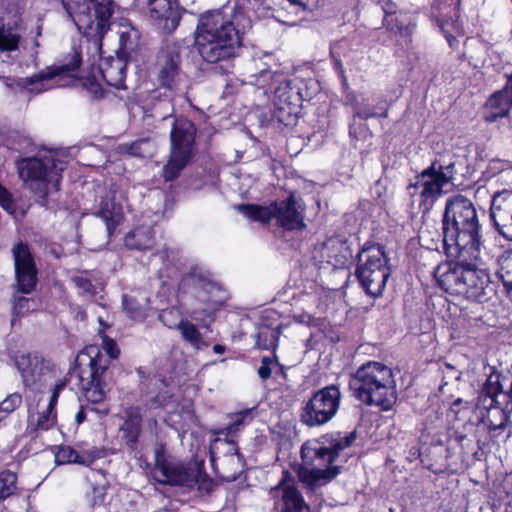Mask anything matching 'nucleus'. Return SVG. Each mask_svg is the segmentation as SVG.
<instances>
[{
  "label": "nucleus",
  "mask_w": 512,
  "mask_h": 512,
  "mask_svg": "<svg viewBox=\"0 0 512 512\" xmlns=\"http://www.w3.org/2000/svg\"><path fill=\"white\" fill-rule=\"evenodd\" d=\"M154 231L150 226H140L125 237V245L130 249L146 250L153 247Z\"/></svg>",
  "instance_id": "35"
},
{
  "label": "nucleus",
  "mask_w": 512,
  "mask_h": 512,
  "mask_svg": "<svg viewBox=\"0 0 512 512\" xmlns=\"http://www.w3.org/2000/svg\"><path fill=\"white\" fill-rule=\"evenodd\" d=\"M213 351L217 354H222L225 352V347L223 345L216 344L213 347Z\"/></svg>",
  "instance_id": "57"
},
{
  "label": "nucleus",
  "mask_w": 512,
  "mask_h": 512,
  "mask_svg": "<svg viewBox=\"0 0 512 512\" xmlns=\"http://www.w3.org/2000/svg\"><path fill=\"white\" fill-rule=\"evenodd\" d=\"M142 414L139 407L131 406L124 411V421L120 426L127 446L134 449L142 431Z\"/></svg>",
  "instance_id": "31"
},
{
  "label": "nucleus",
  "mask_w": 512,
  "mask_h": 512,
  "mask_svg": "<svg viewBox=\"0 0 512 512\" xmlns=\"http://www.w3.org/2000/svg\"><path fill=\"white\" fill-rule=\"evenodd\" d=\"M93 490L95 493H99L102 496V489L94 488Z\"/></svg>",
  "instance_id": "60"
},
{
  "label": "nucleus",
  "mask_w": 512,
  "mask_h": 512,
  "mask_svg": "<svg viewBox=\"0 0 512 512\" xmlns=\"http://www.w3.org/2000/svg\"><path fill=\"white\" fill-rule=\"evenodd\" d=\"M461 0H435L432 8V14L436 18L439 27L445 33L446 39L450 47H454L456 38L445 30L448 23V15L452 11H456Z\"/></svg>",
  "instance_id": "34"
},
{
  "label": "nucleus",
  "mask_w": 512,
  "mask_h": 512,
  "mask_svg": "<svg viewBox=\"0 0 512 512\" xmlns=\"http://www.w3.org/2000/svg\"><path fill=\"white\" fill-rule=\"evenodd\" d=\"M462 403H463V400L461 398H457L456 400H454L452 406L456 407V406H459Z\"/></svg>",
  "instance_id": "59"
},
{
  "label": "nucleus",
  "mask_w": 512,
  "mask_h": 512,
  "mask_svg": "<svg viewBox=\"0 0 512 512\" xmlns=\"http://www.w3.org/2000/svg\"><path fill=\"white\" fill-rule=\"evenodd\" d=\"M273 363V360L265 356L261 359V365L258 368V375L262 380H267L271 377L272 371H271V365Z\"/></svg>",
  "instance_id": "53"
},
{
  "label": "nucleus",
  "mask_w": 512,
  "mask_h": 512,
  "mask_svg": "<svg viewBox=\"0 0 512 512\" xmlns=\"http://www.w3.org/2000/svg\"><path fill=\"white\" fill-rule=\"evenodd\" d=\"M476 409L481 416V422L486 425L490 432H494V436H498L507 426L510 413L502 410L500 407L490 406L489 404L481 405V401L477 400Z\"/></svg>",
  "instance_id": "32"
},
{
  "label": "nucleus",
  "mask_w": 512,
  "mask_h": 512,
  "mask_svg": "<svg viewBox=\"0 0 512 512\" xmlns=\"http://www.w3.org/2000/svg\"><path fill=\"white\" fill-rule=\"evenodd\" d=\"M64 169L65 162L49 150H41L35 157L18 162L20 179L26 188L42 199L47 197L51 189L58 190Z\"/></svg>",
  "instance_id": "7"
},
{
  "label": "nucleus",
  "mask_w": 512,
  "mask_h": 512,
  "mask_svg": "<svg viewBox=\"0 0 512 512\" xmlns=\"http://www.w3.org/2000/svg\"><path fill=\"white\" fill-rule=\"evenodd\" d=\"M111 26H113L118 36L119 48L117 53L127 57L137 48L140 40V32L128 19L122 18L118 22L112 23Z\"/></svg>",
  "instance_id": "29"
},
{
  "label": "nucleus",
  "mask_w": 512,
  "mask_h": 512,
  "mask_svg": "<svg viewBox=\"0 0 512 512\" xmlns=\"http://www.w3.org/2000/svg\"><path fill=\"white\" fill-rule=\"evenodd\" d=\"M352 107L355 116L361 119L366 120L373 117L386 118L388 116V109L386 107H384L383 105H378L376 107L371 106L368 103V100L364 99L363 97L361 98V100H358V98L355 97L352 102Z\"/></svg>",
  "instance_id": "38"
},
{
  "label": "nucleus",
  "mask_w": 512,
  "mask_h": 512,
  "mask_svg": "<svg viewBox=\"0 0 512 512\" xmlns=\"http://www.w3.org/2000/svg\"><path fill=\"white\" fill-rule=\"evenodd\" d=\"M251 9L254 10L255 14L261 17H267L271 10V5L269 0H247Z\"/></svg>",
  "instance_id": "47"
},
{
  "label": "nucleus",
  "mask_w": 512,
  "mask_h": 512,
  "mask_svg": "<svg viewBox=\"0 0 512 512\" xmlns=\"http://www.w3.org/2000/svg\"><path fill=\"white\" fill-rule=\"evenodd\" d=\"M148 7L151 18L165 22L164 29L171 31L178 26L179 15L173 9L171 0H149Z\"/></svg>",
  "instance_id": "33"
},
{
  "label": "nucleus",
  "mask_w": 512,
  "mask_h": 512,
  "mask_svg": "<svg viewBox=\"0 0 512 512\" xmlns=\"http://www.w3.org/2000/svg\"><path fill=\"white\" fill-rule=\"evenodd\" d=\"M270 494L278 499L276 505L280 512H310L300 492L291 484L281 482L271 489Z\"/></svg>",
  "instance_id": "26"
},
{
  "label": "nucleus",
  "mask_w": 512,
  "mask_h": 512,
  "mask_svg": "<svg viewBox=\"0 0 512 512\" xmlns=\"http://www.w3.org/2000/svg\"><path fill=\"white\" fill-rule=\"evenodd\" d=\"M170 397H167L164 394H158L156 397L151 399L150 407L151 408H157L166 406L168 404V399Z\"/></svg>",
  "instance_id": "54"
},
{
  "label": "nucleus",
  "mask_w": 512,
  "mask_h": 512,
  "mask_svg": "<svg viewBox=\"0 0 512 512\" xmlns=\"http://www.w3.org/2000/svg\"><path fill=\"white\" fill-rule=\"evenodd\" d=\"M490 216L498 232L512 241V190L497 191L492 196Z\"/></svg>",
  "instance_id": "24"
},
{
  "label": "nucleus",
  "mask_w": 512,
  "mask_h": 512,
  "mask_svg": "<svg viewBox=\"0 0 512 512\" xmlns=\"http://www.w3.org/2000/svg\"><path fill=\"white\" fill-rule=\"evenodd\" d=\"M210 460L220 465L230 480H235L244 468V460L233 441L216 438L210 446Z\"/></svg>",
  "instance_id": "22"
},
{
  "label": "nucleus",
  "mask_w": 512,
  "mask_h": 512,
  "mask_svg": "<svg viewBox=\"0 0 512 512\" xmlns=\"http://www.w3.org/2000/svg\"><path fill=\"white\" fill-rule=\"evenodd\" d=\"M16 364L23 383L32 389L40 388L53 378L50 362L37 353L21 355Z\"/></svg>",
  "instance_id": "20"
},
{
  "label": "nucleus",
  "mask_w": 512,
  "mask_h": 512,
  "mask_svg": "<svg viewBox=\"0 0 512 512\" xmlns=\"http://www.w3.org/2000/svg\"><path fill=\"white\" fill-rule=\"evenodd\" d=\"M35 309V302L34 300L26 297H18L15 299L13 310L14 313L22 316L29 312L30 310Z\"/></svg>",
  "instance_id": "46"
},
{
  "label": "nucleus",
  "mask_w": 512,
  "mask_h": 512,
  "mask_svg": "<svg viewBox=\"0 0 512 512\" xmlns=\"http://www.w3.org/2000/svg\"><path fill=\"white\" fill-rule=\"evenodd\" d=\"M178 314V311L174 308L163 310L160 315V321L169 328H177L178 323L174 320V316Z\"/></svg>",
  "instance_id": "51"
},
{
  "label": "nucleus",
  "mask_w": 512,
  "mask_h": 512,
  "mask_svg": "<svg viewBox=\"0 0 512 512\" xmlns=\"http://www.w3.org/2000/svg\"><path fill=\"white\" fill-rule=\"evenodd\" d=\"M352 257L351 246L341 237H329L314 250V259L320 264L330 265L333 269L346 267Z\"/></svg>",
  "instance_id": "21"
},
{
  "label": "nucleus",
  "mask_w": 512,
  "mask_h": 512,
  "mask_svg": "<svg viewBox=\"0 0 512 512\" xmlns=\"http://www.w3.org/2000/svg\"><path fill=\"white\" fill-rule=\"evenodd\" d=\"M300 4L302 5H307L308 3L305 2V0H298ZM307 2H309L310 0H306Z\"/></svg>",
  "instance_id": "61"
},
{
  "label": "nucleus",
  "mask_w": 512,
  "mask_h": 512,
  "mask_svg": "<svg viewBox=\"0 0 512 512\" xmlns=\"http://www.w3.org/2000/svg\"><path fill=\"white\" fill-rule=\"evenodd\" d=\"M64 5L78 31L98 45L112 24L116 4L112 0H67Z\"/></svg>",
  "instance_id": "9"
},
{
  "label": "nucleus",
  "mask_w": 512,
  "mask_h": 512,
  "mask_svg": "<svg viewBox=\"0 0 512 512\" xmlns=\"http://www.w3.org/2000/svg\"><path fill=\"white\" fill-rule=\"evenodd\" d=\"M125 56L118 54L117 58H111L100 64V73L103 80L117 89L125 88L126 61Z\"/></svg>",
  "instance_id": "30"
},
{
  "label": "nucleus",
  "mask_w": 512,
  "mask_h": 512,
  "mask_svg": "<svg viewBox=\"0 0 512 512\" xmlns=\"http://www.w3.org/2000/svg\"><path fill=\"white\" fill-rule=\"evenodd\" d=\"M355 439V432H337L305 442L301 448L305 466L299 469L300 481L310 487L330 482L340 472V467L335 464L340 453L350 447Z\"/></svg>",
  "instance_id": "3"
},
{
  "label": "nucleus",
  "mask_w": 512,
  "mask_h": 512,
  "mask_svg": "<svg viewBox=\"0 0 512 512\" xmlns=\"http://www.w3.org/2000/svg\"><path fill=\"white\" fill-rule=\"evenodd\" d=\"M236 209L250 220L268 223L276 220L278 226L285 230L302 229L305 227V207L294 195L286 200L273 202L269 206L255 204L238 205Z\"/></svg>",
  "instance_id": "10"
},
{
  "label": "nucleus",
  "mask_w": 512,
  "mask_h": 512,
  "mask_svg": "<svg viewBox=\"0 0 512 512\" xmlns=\"http://www.w3.org/2000/svg\"><path fill=\"white\" fill-rule=\"evenodd\" d=\"M17 476L15 473L6 471L0 474V500L11 496L16 489Z\"/></svg>",
  "instance_id": "44"
},
{
  "label": "nucleus",
  "mask_w": 512,
  "mask_h": 512,
  "mask_svg": "<svg viewBox=\"0 0 512 512\" xmlns=\"http://www.w3.org/2000/svg\"><path fill=\"white\" fill-rule=\"evenodd\" d=\"M183 339L190 343L196 350H202L208 345L203 341L202 336L197 327L187 320H180L177 325Z\"/></svg>",
  "instance_id": "40"
},
{
  "label": "nucleus",
  "mask_w": 512,
  "mask_h": 512,
  "mask_svg": "<svg viewBox=\"0 0 512 512\" xmlns=\"http://www.w3.org/2000/svg\"><path fill=\"white\" fill-rule=\"evenodd\" d=\"M385 28L396 36L408 38L413 30V22L411 15L406 11H399L396 14V20L392 23L387 22V18L383 19Z\"/></svg>",
  "instance_id": "37"
},
{
  "label": "nucleus",
  "mask_w": 512,
  "mask_h": 512,
  "mask_svg": "<svg viewBox=\"0 0 512 512\" xmlns=\"http://www.w3.org/2000/svg\"><path fill=\"white\" fill-rule=\"evenodd\" d=\"M187 281L192 285L195 297L205 305L202 312L206 316L212 315L227 300L226 292L222 287L201 270L191 271Z\"/></svg>",
  "instance_id": "17"
},
{
  "label": "nucleus",
  "mask_w": 512,
  "mask_h": 512,
  "mask_svg": "<svg viewBox=\"0 0 512 512\" xmlns=\"http://www.w3.org/2000/svg\"><path fill=\"white\" fill-rule=\"evenodd\" d=\"M350 388L357 399L383 411L390 410L397 401L393 371L380 362L363 364L352 376Z\"/></svg>",
  "instance_id": "5"
},
{
  "label": "nucleus",
  "mask_w": 512,
  "mask_h": 512,
  "mask_svg": "<svg viewBox=\"0 0 512 512\" xmlns=\"http://www.w3.org/2000/svg\"><path fill=\"white\" fill-rule=\"evenodd\" d=\"M96 216L101 218L106 225L108 235L124 220L123 205L121 194L114 190H109L102 197Z\"/></svg>",
  "instance_id": "25"
},
{
  "label": "nucleus",
  "mask_w": 512,
  "mask_h": 512,
  "mask_svg": "<svg viewBox=\"0 0 512 512\" xmlns=\"http://www.w3.org/2000/svg\"><path fill=\"white\" fill-rule=\"evenodd\" d=\"M144 142H137V143H134L132 144L130 147H129V150L127 151L129 154H132V155H138V148L141 144H143Z\"/></svg>",
  "instance_id": "56"
},
{
  "label": "nucleus",
  "mask_w": 512,
  "mask_h": 512,
  "mask_svg": "<svg viewBox=\"0 0 512 512\" xmlns=\"http://www.w3.org/2000/svg\"><path fill=\"white\" fill-rule=\"evenodd\" d=\"M434 278L447 293L483 301L492 291L489 274L464 261H446L434 270Z\"/></svg>",
  "instance_id": "6"
},
{
  "label": "nucleus",
  "mask_w": 512,
  "mask_h": 512,
  "mask_svg": "<svg viewBox=\"0 0 512 512\" xmlns=\"http://www.w3.org/2000/svg\"><path fill=\"white\" fill-rule=\"evenodd\" d=\"M78 359L80 388L85 398L92 403L101 402L107 390L108 360L100 354L97 347L93 346L83 351Z\"/></svg>",
  "instance_id": "13"
},
{
  "label": "nucleus",
  "mask_w": 512,
  "mask_h": 512,
  "mask_svg": "<svg viewBox=\"0 0 512 512\" xmlns=\"http://www.w3.org/2000/svg\"><path fill=\"white\" fill-rule=\"evenodd\" d=\"M455 175L454 161L436 159L415 176V181L407 186V192L412 198L418 196L420 209L427 213L443 194L455 186Z\"/></svg>",
  "instance_id": "8"
},
{
  "label": "nucleus",
  "mask_w": 512,
  "mask_h": 512,
  "mask_svg": "<svg viewBox=\"0 0 512 512\" xmlns=\"http://www.w3.org/2000/svg\"><path fill=\"white\" fill-rule=\"evenodd\" d=\"M92 475H93V476H96V475H101V474H100V473L92 472Z\"/></svg>",
  "instance_id": "63"
},
{
  "label": "nucleus",
  "mask_w": 512,
  "mask_h": 512,
  "mask_svg": "<svg viewBox=\"0 0 512 512\" xmlns=\"http://www.w3.org/2000/svg\"><path fill=\"white\" fill-rule=\"evenodd\" d=\"M102 348L111 359H116L119 355L116 342L107 335L102 336Z\"/></svg>",
  "instance_id": "49"
},
{
  "label": "nucleus",
  "mask_w": 512,
  "mask_h": 512,
  "mask_svg": "<svg viewBox=\"0 0 512 512\" xmlns=\"http://www.w3.org/2000/svg\"><path fill=\"white\" fill-rule=\"evenodd\" d=\"M191 315H192V317H193L194 319H196V320H202V318L200 317V313H199V311H198V310H194V311L192 312V314H191Z\"/></svg>",
  "instance_id": "58"
},
{
  "label": "nucleus",
  "mask_w": 512,
  "mask_h": 512,
  "mask_svg": "<svg viewBox=\"0 0 512 512\" xmlns=\"http://www.w3.org/2000/svg\"><path fill=\"white\" fill-rule=\"evenodd\" d=\"M164 105H165V106H167V107H169L170 109H172V106H171V104H170V102H169V101L164 102Z\"/></svg>",
  "instance_id": "62"
},
{
  "label": "nucleus",
  "mask_w": 512,
  "mask_h": 512,
  "mask_svg": "<svg viewBox=\"0 0 512 512\" xmlns=\"http://www.w3.org/2000/svg\"><path fill=\"white\" fill-rule=\"evenodd\" d=\"M86 418V414L84 412V409L81 408L75 415V420L77 424H81Z\"/></svg>",
  "instance_id": "55"
},
{
  "label": "nucleus",
  "mask_w": 512,
  "mask_h": 512,
  "mask_svg": "<svg viewBox=\"0 0 512 512\" xmlns=\"http://www.w3.org/2000/svg\"><path fill=\"white\" fill-rule=\"evenodd\" d=\"M15 278L17 289L23 294L33 291L37 283V268L34 257L25 243L19 242L13 246Z\"/></svg>",
  "instance_id": "19"
},
{
  "label": "nucleus",
  "mask_w": 512,
  "mask_h": 512,
  "mask_svg": "<svg viewBox=\"0 0 512 512\" xmlns=\"http://www.w3.org/2000/svg\"><path fill=\"white\" fill-rule=\"evenodd\" d=\"M481 405L500 407L512 412V378L496 371L491 372L480 391Z\"/></svg>",
  "instance_id": "18"
},
{
  "label": "nucleus",
  "mask_w": 512,
  "mask_h": 512,
  "mask_svg": "<svg viewBox=\"0 0 512 512\" xmlns=\"http://www.w3.org/2000/svg\"><path fill=\"white\" fill-rule=\"evenodd\" d=\"M252 418L253 417L251 415L250 410H244L239 413H236L231 417L232 422L228 426L220 428L215 433L217 435L232 436L238 431H240V429L244 427L246 424L251 422Z\"/></svg>",
  "instance_id": "41"
},
{
  "label": "nucleus",
  "mask_w": 512,
  "mask_h": 512,
  "mask_svg": "<svg viewBox=\"0 0 512 512\" xmlns=\"http://www.w3.org/2000/svg\"><path fill=\"white\" fill-rule=\"evenodd\" d=\"M0 206L9 213H13L15 210L11 194L2 185H0Z\"/></svg>",
  "instance_id": "50"
},
{
  "label": "nucleus",
  "mask_w": 512,
  "mask_h": 512,
  "mask_svg": "<svg viewBox=\"0 0 512 512\" xmlns=\"http://www.w3.org/2000/svg\"><path fill=\"white\" fill-rule=\"evenodd\" d=\"M250 78L248 83L266 91L274 90L273 117L285 126L296 123L302 102L313 98L319 90V84L314 79H288L284 74L270 70H263Z\"/></svg>",
  "instance_id": "4"
},
{
  "label": "nucleus",
  "mask_w": 512,
  "mask_h": 512,
  "mask_svg": "<svg viewBox=\"0 0 512 512\" xmlns=\"http://www.w3.org/2000/svg\"><path fill=\"white\" fill-rule=\"evenodd\" d=\"M252 21L242 8L224 7L203 13L195 31V48L208 63L235 57L241 47V34Z\"/></svg>",
  "instance_id": "1"
},
{
  "label": "nucleus",
  "mask_w": 512,
  "mask_h": 512,
  "mask_svg": "<svg viewBox=\"0 0 512 512\" xmlns=\"http://www.w3.org/2000/svg\"><path fill=\"white\" fill-rule=\"evenodd\" d=\"M381 5L385 14L384 18H387L389 24L396 20V14H398L399 11H404L403 9H399L398 5L392 0H382Z\"/></svg>",
  "instance_id": "48"
},
{
  "label": "nucleus",
  "mask_w": 512,
  "mask_h": 512,
  "mask_svg": "<svg viewBox=\"0 0 512 512\" xmlns=\"http://www.w3.org/2000/svg\"><path fill=\"white\" fill-rule=\"evenodd\" d=\"M499 275L512 300V253L501 259Z\"/></svg>",
  "instance_id": "43"
},
{
  "label": "nucleus",
  "mask_w": 512,
  "mask_h": 512,
  "mask_svg": "<svg viewBox=\"0 0 512 512\" xmlns=\"http://www.w3.org/2000/svg\"><path fill=\"white\" fill-rule=\"evenodd\" d=\"M21 35L15 28L0 27V53L10 57L11 53L19 49Z\"/></svg>",
  "instance_id": "39"
},
{
  "label": "nucleus",
  "mask_w": 512,
  "mask_h": 512,
  "mask_svg": "<svg viewBox=\"0 0 512 512\" xmlns=\"http://www.w3.org/2000/svg\"><path fill=\"white\" fill-rule=\"evenodd\" d=\"M105 456V451L100 448H91L81 452L76 451L71 446H60L55 454V461L57 464H79L90 466L95 460L101 459Z\"/></svg>",
  "instance_id": "28"
},
{
  "label": "nucleus",
  "mask_w": 512,
  "mask_h": 512,
  "mask_svg": "<svg viewBox=\"0 0 512 512\" xmlns=\"http://www.w3.org/2000/svg\"><path fill=\"white\" fill-rule=\"evenodd\" d=\"M341 393L336 385L326 386L316 391L302 408L300 419L308 427L322 426L337 414Z\"/></svg>",
  "instance_id": "15"
},
{
  "label": "nucleus",
  "mask_w": 512,
  "mask_h": 512,
  "mask_svg": "<svg viewBox=\"0 0 512 512\" xmlns=\"http://www.w3.org/2000/svg\"><path fill=\"white\" fill-rule=\"evenodd\" d=\"M21 396L19 394H11L0 403V421L9 413L13 412L21 404Z\"/></svg>",
  "instance_id": "45"
},
{
  "label": "nucleus",
  "mask_w": 512,
  "mask_h": 512,
  "mask_svg": "<svg viewBox=\"0 0 512 512\" xmlns=\"http://www.w3.org/2000/svg\"><path fill=\"white\" fill-rule=\"evenodd\" d=\"M512 108V78L508 79L502 90L495 92L485 104V120L495 122L508 115Z\"/></svg>",
  "instance_id": "27"
},
{
  "label": "nucleus",
  "mask_w": 512,
  "mask_h": 512,
  "mask_svg": "<svg viewBox=\"0 0 512 512\" xmlns=\"http://www.w3.org/2000/svg\"><path fill=\"white\" fill-rule=\"evenodd\" d=\"M66 382L61 381L55 385L53 393L50 398V402L45 411L39 414L37 419V429L40 430H48L50 429L56 422V413L54 408L56 406L59 393L65 388Z\"/></svg>",
  "instance_id": "36"
},
{
  "label": "nucleus",
  "mask_w": 512,
  "mask_h": 512,
  "mask_svg": "<svg viewBox=\"0 0 512 512\" xmlns=\"http://www.w3.org/2000/svg\"><path fill=\"white\" fill-rule=\"evenodd\" d=\"M82 62L81 52L73 48V53L66 57L63 63L47 67L46 69L18 80L17 84L21 88L27 89L31 93H41L54 86H66L65 78H74Z\"/></svg>",
  "instance_id": "14"
},
{
  "label": "nucleus",
  "mask_w": 512,
  "mask_h": 512,
  "mask_svg": "<svg viewBox=\"0 0 512 512\" xmlns=\"http://www.w3.org/2000/svg\"><path fill=\"white\" fill-rule=\"evenodd\" d=\"M356 276L365 290L372 297L382 295L390 276L388 259L380 246L363 247L358 255Z\"/></svg>",
  "instance_id": "11"
},
{
  "label": "nucleus",
  "mask_w": 512,
  "mask_h": 512,
  "mask_svg": "<svg viewBox=\"0 0 512 512\" xmlns=\"http://www.w3.org/2000/svg\"><path fill=\"white\" fill-rule=\"evenodd\" d=\"M73 281L75 285L83 292L89 293L91 295H95L97 293L96 287L87 278L79 276L75 277Z\"/></svg>",
  "instance_id": "52"
},
{
  "label": "nucleus",
  "mask_w": 512,
  "mask_h": 512,
  "mask_svg": "<svg viewBox=\"0 0 512 512\" xmlns=\"http://www.w3.org/2000/svg\"><path fill=\"white\" fill-rule=\"evenodd\" d=\"M196 132L197 129L191 120L187 118L174 120L170 132V159L163 169L166 181L177 178L194 156Z\"/></svg>",
  "instance_id": "12"
},
{
  "label": "nucleus",
  "mask_w": 512,
  "mask_h": 512,
  "mask_svg": "<svg viewBox=\"0 0 512 512\" xmlns=\"http://www.w3.org/2000/svg\"><path fill=\"white\" fill-rule=\"evenodd\" d=\"M180 54L175 43H166L158 52L155 70L157 80L168 89L176 86L179 77Z\"/></svg>",
  "instance_id": "23"
},
{
  "label": "nucleus",
  "mask_w": 512,
  "mask_h": 512,
  "mask_svg": "<svg viewBox=\"0 0 512 512\" xmlns=\"http://www.w3.org/2000/svg\"><path fill=\"white\" fill-rule=\"evenodd\" d=\"M123 307L127 315L134 320H142L146 316L145 305L137 301L133 297H123Z\"/></svg>",
  "instance_id": "42"
},
{
  "label": "nucleus",
  "mask_w": 512,
  "mask_h": 512,
  "mask_svg": "<svg viewBox=\"0 0 512 512\" xmlns=\"http://www.w3.org/2000/svg\"><path fill=\"white\" fill-rule=\"evenodd\" d=\"M152 476L159 483L182 486L188 489L197 486L205 477L199 469L167 461L159 456L156 458Z\"/></svg>",
  "instance_id": "16"
},
{
  "label": "nucleus",
  "mask_w": 512,
  "mask_h": 512,
  "mask_svg": "<svg viewBox=\"0 0 512 512\" xmlns=\"http://www.w3.org/2000/svg\"><path fill=\"white\" fill-rule=\"evenodd\" d=\"M443 243L450 253L460 257H480L481 235L476 208L463 195L447 199L443 215Z\"/></svg>",
  "instance_id": "2"
}]
</instances>
